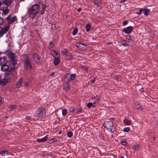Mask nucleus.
Segmentation results:
<instances>
[{
	"mask_svg": "<svg viewBox=\"0 0 158 158\" xmlns=\"http://www.w3.org/2000/svg\"><path fill=\"white\" fill-rule=\"evenodd\" d=\"M47 8L46 5L44 4H42L41 7V10L40 11V6L39 5L34 4L31 6L28 9V15L30 18L33 19L39 12L40 15L44 14V11L46 10Z\"/></svg>",
	"mask_w": 158,
	"mask_h": 158,
	"instance_id": "f257e3e1",
	"label": "nucleus"
},
{
	"mask_svg": "<svg viewBox=\"0 0 158 158\" xmlns=\"http://www.w3.org/2000/svg\"><path fill=\"white\" fill-rule=\"evenodd\" d=\"M115 118H109L108 121L104 122L103 123L104 127L108 131L114 133V120Z\"/></svg>",
	"mask_w": 158,
	"mask_h": 158,
	"instance_id": "f03ea898",
	"label": "nucleus"
},
{
	"mask_svg": "<svg viewBox=\"0 0 158 158\" xmlns=\"http://www.w3.org/2000/svg\"><path fill=\"white\" fill-rule=\"evenodd\" d=\"M7 55L9 59L12 62L13 66H15L17 62V56L11 51L8 52Z\"/></svg>",
	"mask_w": 158,
	"mask_h": 158,
	"instance_id": "7ed1b4c3",
	"label": "nucleus"
},
{
	"mask_svg": "<svg viewBox=\"0 0 158 158\" xmlns=\"http://www.w3.org/2000/svg\"><path fill=\"white\" fill-rule=\"evenodd\" d=\"M23 63L24 68L27 70L29 68L31 69L32 68V66L30 58L29 57L27 56L26 55L24 58L23 60Z\"/></svg>",
	"mask_w": 158,
	"mask_h": 158,
	"instance_id": "20e7f679",
	"label": "nucleus"
},
{
	"mask_svg": "<svg viewBox=\"0 0 158 158\" xmlns=\"http://www.w3.org/2000/svg\"><path fill=\"white\" fill-rule=\"evenodd\" d=\"M36 114L37 117L42 118L45 116L46 111L45 109L43 108H39L37 110Z\"/></svg>",
	"mask_w": 158,
	"mask_h": 158,
	"instance_id": "39448f33",
	"label": "nucleus"
},
{
	"mask_svg": "<svg viewBox=\"0 0 158 158\" xmlns=\"http://www.w3.org/2000/svg\"><path fill=\"white\" fill-rule=\"evenodd\" d=\"M7 6L3 1L0 4V10L3 11V14L5 15H7L9 12V10L7 9Z\"/></svg>",
	"mask_w": 158,
	"mask_h": 158,
	"instance_id": "423d86ee",
	"label": "nucleus"
},
{
	"mask_svg": "<svg viewBox=\"0 0 158 158\" xmlns=\"http://www.w3.org/2000/svg\"><path fill=\"white\" fill-rule=\"evenodd\" d=\"M33 60L35 63L39 64L41 63L40 60V57L37 53L36 52L33 53Z\"/></svg>",
	"mask_w": 158,
	"mask_h": 158,
	"instance_id": "0eeeda50",
	"label": "nucleus"
},
{
	"mask_svg": "<svg viewBox=\"0 0 158 158\" xmlns=\"http://www.w3.org/2000/svg\"><path fill=\"white\" fill-rule=\"evenodd\" d=\"M10 27L9 25H6L4 26L2 29H0V36L2 37L9 30ZM2 28V27L1 28Z\"/></svg>",
	"mask_w": 158,
	"mask_h": 158,
	"instance_id": "6e6552de",
	"label": "nucleus"
},
{
	"mask_svg": "<svg viewBox=\"0 0 158 158\" xmlns=\"http://www.w3.org/2000/svg\"><path fill=\"white\" fill-rule=\"evenodd\" d=\"M132 28V27L131 26H129L123 29H122V31L125 32L126 34H128L131 32Z\"/></svg>",
	"mask_w": 158,
	"mask_h": 158,
	"instance_id": "1a4fd4ad",
	"label": "nucleus"
},
{
	"mask_svg": "<svg viewBox=\"0 0 158 158\" xmlns=\"http://www.w3.org/2000/svg\"><path fill=\"white\" fill-rule=\"evenodd\" d=\"M139 12V15L141 14L143 12V14L145 15H148L150 13V10L148 9H145L143 8L140 9Z\"/></svg>",
	"mask_w": 158,
	"mask_h": 158,
	"instance_id": "9d476101",
	"label": "nucleus"
},
{
	"mask_svg": "<svg viewBox=\"0 0 158 158\" xmlns=\"http://www.w3.org/2000/svg\"><path fill=\"white\" fill-rule=\"evenodd\" d=\"M7 60L6 57H0V65H2L6 64Z\"/></svg>",
	"mask_w": 158,
	"mask_h": 158,
	"instance_id": "9b49d317",
	"label": "nucleus"
},
{
	"mask_svg": "<svg viewBox=\"0 0 158 158\" xmlns=\"http://www.w3.org/2000/svg\"><path fill=\"white\" fill-rule=\"evenodd\" d=\"M17 20L16 16L15 15H14L11 18L10 20L8 21L7 25H9L15 22Z\"/></svg>",
	"mask_w": 158,
	"mask_h": 158,
	"instance_id": "f8f14e48",
	"label": "nucleus"
},
{
	"mask_svg": "<svg viewBox=\"0 0 158 158\" xmlns=\"http://www.w3.org/2000/svg\"><path fill=\"white\" fill-rule=\"evenodd\" d=\"M51 55L54 58L56 57H60V55L54 50H52L50 52Z\"/></svg>",
	"mask_w": 158,
	"mask_h": 158,
	"instance_id": "ddd939ff",
	"label": "nucleus"
},
{
	"mask_svg": "<svg viewBox=\"0 0 158 158\" xmlns=\"http://www.w3.org/2000/svg\"><path fill=\"white\" fill-rule=\"evenodd\" d=\"M124 124L126 125H129L131 124V120L129 118H126L123 120Z\"/></svg>",
	"mask_w": 158,
	"mask_h": 158,
	"instance_id": "4468645a",
	"label": "nucleus"
},
{
	"mask_svg": "<svg viewBox=\"0 0 158 158\" xmlns=\"http://www.w3.org/2000/svg\"><path fill=\"white\" fill-rule=\"evenodd\" d=\"M60 57H56L54 58V64L55 65H58L60 62Z\"/></svg>",
	"mask_w": 158,
	"mask_h": 158,
	"instance_id": "2eb2a0df",
	"label": "nucleus"
},
{
	"mask_svg": "<svg viewBox=\"0 0 158 158\" xmlns=\"http://www.w3.org/2000/svg\"><path fill=\"white\" fill-rule=\"evenodd\" d=\"M84 46H86V45L84 44L80 43H79L76 45V46L81 50H83L85 48Z\"/></svg>",
	"mask_w": 158,
	"mask_h": 158,
	"instance_id": "dca6fc26",
	"label": "nucleus"
},
{
	"mask_svg": "<svg viewBox=\"0 0 158 158\" xmlns=\"http://www.w3.org/2000/svg\"><path fill=\"white\" fill-rule=\"evenodd\" d=\"M9 80H0V85L2 86L6 85L9 82Z\"/></svg>",
	"mask_w": 158,
	"mask_h": 158,
	"instance_id": "f3484780",
	"label": "nucleus"
},
{
	"mask_svg": "<svg viewBox=\"0 0 158 158\" xmlns=\"http://www.w3.org/2000/svg\"><path fill=\"white\" fill-rule=\"evenodd\" d=\"M9 68V66L6 64L2 65L1 67V69L3 71H7Z\"/></svg>",
	"mask_w": 158,
	"mask_h": 158,
	"instance_id": "a211bd4d",
	"label": "nucleus"
},
{
	"mask_svg": "<svg viewBox=\"0 0 158 158\" xmlns=\"http://www.w3.org/2000/svg\"><path fill=\"white\" fill-rule=\"evenodd\" d=\"M12 75V71L11 70L8 71L5 73V76L6 78H10Z\"/></svg>",
	"mask_w": 158,
	"mask_h": 158,
	"instance_id": "6ab92c4d",
	"label": "nucleus"
},
{
	"mask_svg": "<svg viewBox=\"0 0 158 158\" xmlns=\"http://www.w3.org/2000/svg\"><path fill=\"white\" fill-rule=\"evenodd\" d=\"M47 139V137L46 136L41 139H38L37 140L38 142H42L46 141Z\"/></svg>",
	"mask_w": 158,
	"mask_h": 158,
	"instance_id": "aec40b11",
	"label": "nucleus"
},
{
	"mask_svg": "<svg viewBox=\"0 0 158 158\" xmlns=\"http://www.w3.org/2000/svg\"><path fill=\"white\" fill-rule=\"evenodd\" d=\"M121 43L123 45L127 46L128 45L129 41L124 40H123L121 41Z\"/></svg>",
	"mask_w": 158,
	"mask_h": 158,
	"instance_id": "412c9836",
	"label": "nucleus"
},
{
	"mask_svg": "<svg viewBox=\"0 0 158 158\" xmlns=\"http://www.w3.org/2000/svg\"><path fill=\"white\" fill-rule=\"evenodd\" d=\"M13 0H3V2L8 6L10 5Z\"/></svg>",
	"mask_w": 158,
	"mask_h": 158,
	"instance_id": "4be33fe9",
	"label": "nucleus"
},
{
	"mask_svg": "<svg viewBox=\"0 0 158 158\" xmlns=\"http://www.w3.org/2000/svg\"><path fill=\"white\" fill-rule=\"evenodd\" d=\"M93 3L96 5L98 6H100L101 5V1L98 0H94Z\"/></svg>",
	"mask_w": 158,
	"mask_h": 158,
	"instance_id": "5701e85b",
	"label": "nucleus"
},
{
	"mask_svg": "<svg viewBox=\"0 0 158 158\" xmlns=\"http://www.w3.org/2000/svg\"><path fill=\"white\" fill-rule=\"evenodd\" d=\"M91 25L90 24H87L85 26V29L86 31L87 32L89 31L90 29Z\"/></svg>",
	"mask_w": 158,
	"mask_h": 158,
	"instance_id": "b1692460",
	"label": "nucleus"
},
{
	"mask_svg": "<svg viewBox=\"0 0 158 158\" xmlns=\"http://www.w3.org/2000/svg\"><path fill=\"white\" fill-rule=\"evenodd\" d=\"M8 151L7 150H3L0 152V154L3 156H5L6 154H8Z\"/></svg>",
	"mask_w": 158,
	"mask_h": 158,
	"instance_id": "393cba45",
	"label": "nucleus"
},
{
	"mask_svg": "<svg viewBox=\"0 0 158 158\" xmlns=\"http://www.w3.org/2000/svg\"><path fill=\"white\" fill-rule=\"evenodd\" d=\"M22 80H19L18 82H17L16 85V86L17 88H18L20 87L22 82Z\"/></svg>",
	"mask_w": 158,
	"mask_h": 158,
	"instance_id": "a878e982",
	"label": "nucleus"
},
{
	"mask_svg": "<svg viewBox=\"0 0 158 158\" xmlns=\"http://www.w3.org/2000/svg\"><path fill=\"white\" fill-rule=\"evenodd\" d=\"M64 88L66 91H68L70 89L69 85L68 83H66L64 85Z\"/></svg>",
	"mask_w": 158,
	"mask_h": 158,
	"instance_id": "bb28decb",
	"label": "nucleus"
},
{
	"mask_svg": "<svg viewBox=\"0 0 158 158\" xmlns=\"http://www.w3.org/2000/svg\"><path fill=\"white\" fill-rule=\"evenodd\" d=\"M87 107L89 108H90L92 106L93 107H94L95 106L94 105H93V104L91 102H89L87 104Z\"/></svg>",
	"mask_w": 158,
	"mask_h": 158,
	"instance_id": "cd10ccee",
	"label": "nucleus"
},
{
	"mask_svg": "<svg viewBox=\"0 0 158 158\" xmlns=\"http://www.w3.org/2000/svg\"><path fill=\"white\" fill-rule=\"evenodd\" d=\"M78 29L77 28H75L73 31V35H75L77 34V33Z\"/></svg>",
	"mask_w": 158,
	"mask_h": 158,
	"instance_id": "c85d7f7f",
	"label": "nucleus"
},
{
	"mask_svg": "<svg viewBox=\"0 0 158 158\" xmlns=\"http://www.w3.org/2000/svg\"><path fill=\"white\" fill-rule=\"evenodd\" d=\"M67 113V110L66 109H63L62 110V115L64 116H65Z\"/></svg>",
	"mask_w": 158,
	"mask_h": 158,
	"instance_id": "c756f323",
	"label": "nucleus"
},
{
	"mask_svg": "<svg viewBox=\"0 0 158 158\" xmlns=\"http://www.w3.org/2000/svg\"><path fill=\"white\" fill-rule=\"evenodd\" d=\"M10 109L11 110H13L16 107V106L15 105H11L9 107Z\"/></svg>",
	"mask_w": 158,
	"mask_h": 158,
	"instance_id": "7c9ffc66",
	"label": "nucleus"
},
{
	"mask_svg": "<svg viewBox=\"0 0 158 158\" xmlns=\"http://www.w3.org/2000/svg\"><path fill=\"white\" fill-rule=\"evenodd\" d=\"M130 130V128L129 127H127L124 128L123 131L124 132H128Z\"/></svg>",
	"mask_w": 158,
	"mask_h": 158,
	"instance_id": "2f4dec72",
	"label": "nucleus"
},
{
	"mask_svg": "<svg viewBox=\"0 0 158 158\" xmlns=\"http://www.w3.org/2000/svg\"><path fill=\"white\" fill-rule=\"evenodd\" d=\"M73 133L71 131H69L67 133L68 136L69 138H71L73 136Z\"/></svg>",
	"mask_w": 158,
	"mask_h": 158,
	"instance_id": "473e14b6",
	"label": "nucleus"
},
{
	"mask_svg": "<svg viewBox=\"0 0 158 158\" xmlns=\"http://www.w3.org/2000/svg\"><path fill=\"white\" fill-rule=\"evenodd\" d=\"M76 77V74H73L71 75L70 74V79H74Z\"/></svg>",
	"mask_w": 158,
	"mask_h": 158,
	"instance_id": "72a5a7b5",
	"label": "nucleus"
},
{
	"mask_svg": "<svg viewBox=\"0 0 158 158\" xmlns=\"http://www.w3.org/2000/svg\"><path fill=\"white\" fill-rule=\"evenodd\" d=\"M64 55H67V51L66 49H64L62 51Z\"/></svg>",
	"mask_w": 158,
	"mask_h": 158,
	"instance_id": "f704fd0d",
	"label": "nucleus"
},
{
	"mask_svg": "<svg viewBox=\"0 0 158 158\" xmlns=\"http://www.w3.org/2000/svg\"><path fill=\"white\" fill-rule=\"evenodd\" d=\"M11 16H12V15L11 14H10L8 16V17L7 18H6V20L7 21H9L10 20V19H11Z\"/></svg>",
	"mask_w": 158,
	"mask_h": 158,
	"instance_id": "c9c22d12",
	"label": "nucleus"
},
{
	"mask_svg": "<svg viewBox=\"0 0 158 158\" xmlns=\"http://www.w3.org/2000/svg\"><path fill=\"white\" fill-rule=\"evenodd\" d=\"M70 77V74L69 73L67 74L65 76V78L66 79H69Z\"/></svg>",
	"mask_w": 158,
	"mask_h": 158,
	"instance_id": "e433bc0d",
	"label": "nucleus"
},
{
	"mask_svg": "<svg viewBox=\"0 0 158 158\" xmlns=\"http://www.w3.org/2000/svg\"><path fill=\"white\" fill-rule=\"evenodd\" d=\"M4 22V19L3 18L0 17V25H2Z\"/></svg>",
	"mask_w": 158,
	"mask_h": 158,
	"instance_id": "4c0bfd02",
	"label": "nucleus"
},
{
	"mask_svg": "<svg viewBox=\"0 0 158 158\" xmlns=\"http://www.w3.org/2000/svg\"><path fill=\"white\" fill-rule=\"evenodd\" d=\"M75 110V109H74L72 107H70L69 108V111L71 112H74Z\"/></svg>",
	"mask_w": 158,
	"mask_h": 158,
	"instance_id": "58836bf2",
	"label": "nucleus"
},
{
	"mask_svg": "<svg viewBox=\"0 0 158 158\" xmlns=\"http://www.w3.org/2000/svg\"><path fill=\"white\" fill-rule=\"evenodd\" d=\"M3 102V99L2 97H0V105L2 104Z\"/></svg>",
	"mask_w": 158,
	"mask_h": 158,
	"instance_id": "ea45409f",
	"label": "nucleus"
},
{
	"mask_svg": "<svg viewBox=\"0 0 158 158\" xmlns=\"http://www.w3.org/2000/svg\"><path fill=\"white\" fill-rule=\"evenodd\" d=\"M57 141V139H56L52 138L50 139V141H51L52 143H53L56 142Z\"/></svg>",
	"mask_w": 158,
	"mask_h": 158,
	"instance_id": "a19ab883",
	"label": "nucleus"
},
{
	"mask_svg": "<svg viewBox=\"0 0 158 158\" xmlns=\"http://www.w3.org/2000/svg\"><path fill=\"white\" fill-rule=\"evenodd\" d=\"M121 143L122 145H126L127 142L126 141H123L121 142Z\"/></svg>",
	"mask_w": 158,
	"mask_h": 158,
	"instance_id": "79ce46f5",
	"label": "nucleus"
},
{
	"mask_svg": "<svg viewBox=\"0 0 158 158\" xmlns=\"http://www.w3.org/2000/svg\"><path fill=\"white\" fill-rule=\"evenodd\" d=\"M128 23V22L127 20H125L124 21L123 23V26H125L127 25Z\"/></svg>",
	"mask_w": 158,
	"mask_h": 158,
	"instance_id": "37998d69",
	"label": "nucleus"
},
{
	"mask_svg": "<svg viewBox=\"0 0 158 158\" xmlns=\"http://www.w3.org/2000/svg\"><path fill=\"white\" fill-rule=\"evenodd\" d=\"M52 41H51V42H50L49 43V45L50 46V48H51L52 47H53V45H52Z\"/></svg>",
	"mask_w": 158,
	"mask_h": 158,
	"instance_id": "c03bdc74",
	"label": "nucleus"
},
{
	"mask_svg": "<svg viewBox=\"0 0 158 158\" xmlns=\"http://www.w3.org/2000/svg\"><path fill=\"white\" fill-rule=\"evenodd\" d=\"M77 110L78 112H81L82 111V109L81 108H79L77 109Z\"/></svg>",
	"mask_w": 158,
	"mask_h": 158,
	"instance_id": "a18cd8bd",
	"label": "nucleus"
},
{
	"mask_svg": "<svg viewBox=\"0 0 158 158\" xmlns=\"http://www.w3.org/2000/svg\"><path fill=\"white\" fill-rule=\"evenodd\" d=\"M121 78V77L120 76H116L115 77V79H119V78Z\"/></svg>",
	"mask_w": 158,
	"mask_h": 158,
	"instance_id": "49530a36",
	"label": "nucleus"
},
{
	"mask_svg": "<svg viewBox=\"0 0 158 158\" xmlns=\"http://www.w3.org/2000/svg\"><path fill=\"white\" fill-rule=\"evenodd\" d=\"M99 101H100L99 98H98V99H97V100H96V101L95 102H96V103H98L99 102Z\"/></svg>",
	"mask_w": 158,
	"mask_h": 158,
	"instance_id": "de8ad7c7",
	"label": "nucleus"
},
{
	"mask_svg": "<svg viewBox=\"0 0 158 158\" xmlns=\"http://www.w3.org/2000/svg\"><path fill=\"white\" fill-rule=\"evenodd\" d=\"M126 38L127 39L130 40L131 38V36L130 35H128L127 36Z\"/></svg>",
	"mask_w": 158,
	"mask_h": 158,
	"instance_id": "09e8293b",
	"label": "nucleus"
},
{
	"mask_svg": "<svg viewBox=\"0 0 158 158\" xmlns=\"http://www.w3.org/2000/svg\"><path fill=\"white\" fill-rule=\"evenodd\" d=\"M138 146H134L133 148L134 149H137Z\"/></svg>",
	"mask_w": 158,
	"mask_h": 158,
	"instance_id": "8fccbe9b",
	"label": "nucleus"
},
{
	"mask_svg": "<svg viewBox=\"0 0 158 158\" xmlns=\"http://www.w3.org/2000/svg\"><path fill=\"white\" fill-rule=\"evenodd\" d=\"M139 91H140V92H143V91H144V89H143L142 88V89H140V90H139Z\"/></svg>",
	"mask_w": 158,
	"mask_h": 158,
	"instance_id": "3c124183",
	"label": "nucleus"
},
{
	"mask_svg": "<svg viewBox=\"0 0 158 158\" xmlns=\"http://www.w3.org/2000/svg\"><path fill=\"white\" fill-rule=\"evenodd\" d=\"M83 68L86 70H87V68L85 66H83L82 67Z\"/></svg>",
	"mask_w": 158,
	"mask_h": 158,
	"instance_id": "603ef678",
	"label": "nucleus"
},
{
	"mask_svg": "<svg viewBox=\"0 0 158 158\" xmlns=\"http://www.w3.org/2000/svg\"><path fill=\"white\" fill-rule=\"evenodd\" d=\"M81 10V8H79L77 10V12H80Z\"/></svg>",
	"mask_w": 158,
	"mask_h": 158,
	"instance_id": "864d4df0",
	"label": "nucleus"
},
{
	"mask_svg": "<svg viewBox=\"0 0 158 158\" xmlns=\"http://www.w3.org/2000/svg\"><path fill=\"white\" fill-rule=\"evenodd\" d=\"M119 158H127V156L126 155H125L124 156H121Z\"/></svg>",
	"mask_w": 158,
	"mask_h": 158,
	"instance_id": "5fc2aeb1",
	"label": "nucleus"
},
{
	"mask_svg": "<svg viewBox=\"0 0 158 158\" xmlns=\"http://www.w3.org/2000/svg\"><path fill=\"white\" fill-rule=\"evenodd\" d=\"M97 97V96H94V97H92V99H95L96 98V97Z\"/></svg>",
	"mask_w": 158,
	"mask_h": 158,
	"instance_id": "6e6d98bb",
	"label": "nucleus"
},
{
	"mask_svg": "<svg viewBox=\"0 0 158 158\" xmlns=\"http://www.w3.org/2000/svg\"><path fill=\"white\" fill-rule=\"evenodd\" d=\"M55 74V73H52L51 74V76H54V75Z\"/></svg>",
	"mask_w": 158,
	"mask_h": 158,
	"instance_id": "4d7b16f0",
	"label": "nucleus"
},
{
	"mask_svg": "<svg viewBox=\"0 0 158 158\" xmlns=\"http://www.w3.org/2000/svg\"><path fill=\"white\" fill-rule=\"evenodd\" d=\"M95 81V80H93L92 81H91V83L92 84H93V83H94V81Z\"/></svg>",
	"mask_w": 158,
	"mask_h": 158,
	"instance_id": "13d9d810",
	"label": "nucleus"
},
{
	"mask_svg": "<svg viewBox=\"0 0 158 158\" xmlns=\"http://www.w3.org/2000/svg\"><path fill=\"white\" fill-rule=\"evenodd\" d=\"M25 85L26 86H27L28 85V84L27 83H25Z\"/></svg>",
	"mask_w": 158,
	"mask_h": 158,
	"instance_id": "bf43d9fd",
	"label": "nucleus"
},
{
	"mask_svg": "<svg viewBox=\"0 0 158 158\" xmlns=\"http://www.w3.org/2000/svg\"><path fill=\"white\" fill-rule=\"evenodd\" d=\"M93 104V105H94L96 106L95 104H96V102H94Z\"/></svg>",
	"mask_w": 158,
	"mask_h": 158,
	"instance_id": "052dcab7",
	"label": "nucleus"
},
{
	"mask_svg": "<svg viewBox=\"0 0 158 158\" xmlns=\"http://www.w3.org/2000/svg\"><path fill=\"white\" fill-rule=\"evenodd\" d=\"M27 119H30V117H27Z\"/></svg>",
	"mask_w": 158,
	"mask_h": 158,
	"instance_id": "680f3d73",
	"label": "nucleus"
},
{
	"mask_svg": "<svg viewBox=\"0 0 158 158\" xmlns=\"http://www.w3.org/2000/svg\"><path fill=\"white\" fill-rule=\"evenodd\" d=\"M139 110H142V107H139Z\"/></svg>",
	"mask_w": 158,
	"mask_h": 158,
	"instance_id": "e2e57ef3",
	"label": "nucleus"
},
{
	"mask_svg": "<svg viewBox=\"0 0 158 158\" xmlns=\"http://www.w3.org/2000/svg\"><path fill=\"white\" fill-rule=\"evenodd\" d=\"M156 47L157 48H158V44L156 45Z\"/></svg>",
	"mask_w": 158,
	"mask_h": 158,
	"instance_id": "0e129e2a",
	"label": "nucleus"
},
{
	"mask_svg": "<svg viewBox=\"0 0 158 158\" xmlns=\"http://www.w3.org/2000/svg\"><path fill=\"white\" fill-rule=\"evenodd\" d=\"M2 77L1 76H0V79H1Z\"/></svg>",
	"mask_w": 158,
	"mask_h": 158,
	"instance_id": "69168bd1",
	"label": "nucleus"
},
{
	"mask_svg": "<svg viewBox=\"0 0 158 158\" xmlns=\"http://www.w3.org/2000/svg\"><path fill=\"white\" fill-rule=\"evenodd\" d=\"M155 138H153V140H155Z\"/></svg>",
	"mask_w": 158,
	"mask_h": 158,
	"instance_id": "338daca9",
	"label": "nucleus"
}]
</instances>
